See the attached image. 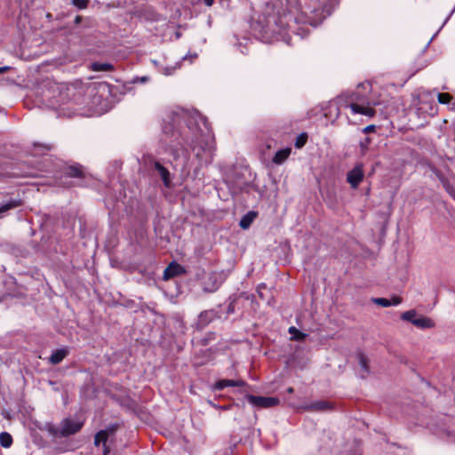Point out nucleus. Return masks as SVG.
Here are the masks:
<instances>
[{"label":"nucleus","instance_id":"obj_4","mask_svg":"<svg viewBox=\"0 0 455 455\" xmlns=\"http://www.w3.org/2000/svg\"><path fill=\"white\" fill-rule=\"evenodd\" d=\"M84 423L82 421L74 420L72 419L67 418L61 421L62 427V435L68 436L71 435H75L83 427Z\"/></svg>","mask_w":455,"mask_h":455},{"label":"nucleus","instance_id":"obj_6","mask_svg":"<svg viewBox=\"0 0 455 455\" xmlns=\"http://www.w3.org/2000/svg\"><path fill=\"white\" fill-rule=\"evenodd\" d=\"M185 272H186V270H185L184 267H182L181 265H180L176 262H172L169 264V266L164 271V279L169 280L174 276L182 275Z\"/></svg>","mask_w":455,"mask_h":455},{"label":"nucleus","instance_id":"obj_22","mask_svg":"<svg viewBox=\"0 0 455 455\" xmlns=\"http://www.w3.org/2000/svg\"><path fill=\"white\" fill-rule=\"evenodd\" d=\"M289 333L292 335L291 339L301 341L307 337V334L299 331L296 327L291 326L289 328Z\"/></svg>","mask_w":455,"mask_h":455},{"label":"nucleus","instance_id":"obj_33","mask_svg":"<svg viewBox=\"0 0 455 455\" xmlns=\"http://www.w3.org/2000/svg\"><path fill=\"white\" fill-rule=\"evenodd\" d=\"M136 81H140V83H146L148 81V76H141V77H138L134 80V82Z\"/></svg>","mask_w":455,"mask_h":455},{"label":"nucleus","instance_id":"obj_23","mask_svg":"<svg viewBox=\"0 0 455 455\" xmlns=\"http://www.w3.org/2000/svg\"><path fill=\"white\" fill-rule=\"evenodd\" d=\"M92 69L93 71H110L113 69V66L109 63L94 62L92 64Z\"/></svg>","mask_w":455,"mask_h":455},{"label":"nucleus","instance_id":"obj_39","mask_svg":"<svg viewBox=\"0 0 455 455\" xmlns=\"http://www.w3.org/2000/svg\"><path fill=\"white\" fill-rule=\"evenodd\" d=\"M200 150H201V149H199V150L196 152V156H199V154H200Z\"/></svg>","mask_w":455,"mask_h":455},{"label":"nucleus","instance_id":"obj_18","mask_svg":"<svg viewBox=\"0 0 455 455\" xmlns=\"http://www.w3.org/2000/svg\"><path fill=\"white\" fill-rule=\"evenodd\" d=\"M44 430L47 431L54 438L64 437L61 434L62 433L61 426H60V428H59L52 423H46L44 426Z\"/></svg>","mask_w":455,"mask_h":455},{"label":"nucleus","instance_id":"obj_36","mask_svg":"<svg viewBox=\"0 0 455 455\" xmlns=\"http://www.w3.org/2000/svg\"><path fill=\"white\" fill-rule=\"evenodd\" d=\"M105 449H104V455H107L108 452H109V450L108 448L106 446V444L104 445Z\"/></svg>","mask_w":455,"mask_h":455},{"label":"nucleus","instance_id":"obj_25","mask_svg":"<svg viewBox=\"0 0 455 455\" xmlns=\"http://www.w3.org/2000/svg\"><path fill=\"white\" fill-rule=\"evenodd\" d=\"M437 99L441 104H448L451 100V96L449 93H438Z\"/></svg>","mask_w":455,"mask_h":455},{"label":"nucleus","instance_id":"obj_16","mask_svg":"<svg viewBox=\"0 0 455 455\" xmlns=\"http://www.w3.org/2000/svg\"><path fill=\"white\" fill-rule=\"evenodd\" d=\"M291 148L278 150L273 157V162L276 164H283L290 156Z\"/></svg>","mask_w":455,"mask_h":455},{"label":"nucleus","instance_id":"obj_14","mask_svg":"<svg viewBox=\"0 0 455 455\" xmlns=\"http://www.w3.org/2000/svg\"><path fill=\"white\" fill-rule=\"evenodd\" d=\"M68 354V350L67 348H60L55 350L49 358V362L52 364L60 363Z\"/></svg>","mask_w":455,"mask_h":455},{"label":"nucleus","instance_id":"obj_40","mask_svg":"<svg viewBox=\"0 0 455 455\" xmlns=\"http://www.w3.org/2000/svg\"><path fill=\"white\" fill-rule=\"evenodd\" d=\"M454 11H455V8L453 10H451V12L450 15H451L454 12Z\"/></svg>","mask_w":455,"mask_h":455},{"label":"nucleus","instance_id":"obj_34","mask_svg":"<svg viewBox=\"0 0 455 455\" xmlns=\"http://www.w3.org/2000/svg\"><path fill=\"white\" fill-rule=\"evenodd\" d=\"M204 3L207 5V6H212L214 3V0H203Z\"/></svg>","mask_w":455,"mask_h":455},{"label":"nucleus","instance_id":"obj_9","mask_svg":"<svg viewBox=\"0 0 455 455\" xmlns=\"http://www.w3.org/2000/svg\"><path fill=\"white\" fill-rule=\"evenodd\" d=\"M245 382L243 380H233V379H220L214 385V389L222 390L227 387H243Z\"/></svg>","mask_w":455,"mask_h":455},{"label":"nucleus","instance_id":"obj_29","mask_svg":"<svg viewBox=\"0 0 455 455\" xmlns=\"http://www.w3.org/2000/svg\"><path fill=\"white\" fill-rule=\"evenodd\" d=\"M176 68H177V67H167L164 68V74L166 76L172 75Z\"/></svg>","mask_w":455,"mask_h":455},{"label":"nucleus","instance_id":"obj_30","mask_svg":"<svg viewBox=\"0 0 455 455\" xmlns=\"http://www.w3.org/2000/svg\"><path fill=\"white\" fill-rule=\"evenodd\" d=\"M262 290H267V287H266V285H265V284H260V285L259 286V288H258V294H259V296L262 299H265V297H264V292H263V291H262Z\"/></svg>","mask_w":455,"mask_h":455},{"label":"nucleus","instance_id":"obj_5","mask_svg":"<svg viewBox=\"0 0 455 455\" xmlns=\"http://www.w3.org/2000/svg\"><path fill=\"white\" fill-rule=\"evenodd\" d=\"M363 170L362 164H357L347 172V181L352 188H356L363 179Z\"/></svg>","mask_w":455,"mask_h":455},{"label":"nucleus","instance_id":"obj_24","mask_svg":"<svg viewBox=\"0 0 455 455\" xmlns=\"http://www.w3.org/2000/svg\"><path fill=\"white\" fill-rule=\"evenodd\" d=\"M417 312L413 309L405 311L402 314L401 318L404 321H408L413 324V321L416 320Z\"/></svg>","mask_w":455,"mask_h":455},{"label":"nucleus","instance_id":"obj_1","mask_svg":"<svg viewBox=\"0 0 455 455\" xmlns=\"http://www.w3.org/2000/svg\"><path fill=\"white\" fill-rule=\"evenodd\" d=\"M180 124V117L176 116L172 118V124H165L163 128L162 141L164 149L171 154L174 159H178L187 151V146L195 150L199 147L204 150L202 134L190 121L189 124L182 131L176 128V124Z\"/></svg>","mask_w":455,"mask_h":455},{"label":"nucleus","instance_id":"obj_32","mask_svg":"<svg viewBox=\"0 0 455 455\" xmlns=\"http://www.w3.org/2000/svg\"><path fill=\"white\" fill-rule=\"evenodd\" d=\"M34 146H35L36 148H37V147L42 148H44V150H46V151H49V150H51V149H52V146H51V145H41V144H37V143H36Z\"/></svg>","mask_w":455,"mask_h":455},{"label":"nucleus","instance_id":"obj_37","mask_svg":"<svg viewBox=\"0 0 455 455\" xmlns=\"http://www.w3.org/2000/svg\"><path fill=\"white\" fill-rule=\"evenodd\" d=\"M287 392L291 394L293 392V388L292 387H288L287 388Z\"/></svg>","mask_w":455,"mask_h":455},{"label":"nucleus","instance_id":"obj_19","mask_svg":"<svg viewBox=\"0 0 455 455\" xmlns=\"http://www.w3.org/2000/svg\"><path fill=\"white\" fill-rule=\"evenodd\" d=\"M433 172H435V174L436 175V177L438 178V180L443 183V188L446 189V191L451 195L454 198H455V191L454 189L449 185L448 181L446 180V179L443 177V175L439 172L437 171L436 169H433Z\"/></svg>","mask_w":455,"mask_h":455},{"label":"nucleus","instance_id":"obj_11","mask_svg":"<svg viewBox=\"0 0 455 455\" xmlns=\"http://www.w3.org/2000/svg\"><path fill=\"white\" fill-rule=\"evenodd\" d=\"M413 325L419 329H431L435 327V322L429 317L419 315L413 321Z\"/></svg>","mask_w":455,"mask_h":455},{"label":"nucleus","instance_id":"obj_10","mask_svg":"<svg viewBox=\"0 0 455 455\" xmlns=\"http://www.w3.org/2000/svg\"><path fill=\"white\" fill-rule=\"evenodd\" d=\"M356 357L361 368L359 374L364 379L370 373L369 360L363 353L357 354Z\"/></svg>","mask_w":455,"mask_h":455},{"label":"nucleus","instance_id":"obj_35","mask_svg":"<svg viewBox=\"0 0 455 455\" xmlns=\"http://www.w3.org/2000/svg\"><path fill=\"white\" fill-rule=\"evenodd\" d=\"M9 69H10V67H8V66L0 67V73H4Z\"/></svg>","mask_w":455,"mask_h":455},{"label":"nucleus","instance_id":"obj_38","mask_svg":"<svg viewBox=\"0 0 455 455\" xmlns=\"http://www.w3.org/2000/svg\"><path fill=\"white\" fill-rule=\"evenodd\" d=\"M79 20H80V17H76V22H78Z\"/></svg>","mask_w":455,"mask_h":455},{"label":"nucleus","instance_id":"obj_2","mask_svg":"<svg viewBox=\"0 0 455 455\" xmlns=\"http://www.w3.org/2000/svg\"><path fill=\"white\" fill-rule=\"evenodd\" d=\"M346 107L350 108L353 114H361L372 117L376 111L371 106V102L357 90L349 94Z\"/></svg>","mask_w":455,"mask_h":455},{"label":"nucleus","instance_id":"obj_17","mask_svg":"<svg viewBox=\"0 0 455 455\" xmlns=\"http://www.w3.org/2000/svg\"><path fill=\"white\" fill-rule=\"evenodd\" d=\"M21 205V201L20 199H11L4 204H0V213H4L9 210L17 208Z\"/></svg>","mask_w":455,"mask_h":455},{"label":"nucleus","instance_id":"obj_27","mask_svg":"<svg viewBox=\"0 0 455 455\" xmlns=\"http://www.w3.org/2000/svg\"><path fill=\"white\" fill-rule=\"evenodd\" d=\"M307 139V136L306 134H301L300 136H299L295 142V147L298 148H302L305 145Z\"/></svg>","mask_w":455,"mask_h":455},{"label":"nucleus","instance_id":"obj_21","mask_svg":"<svg viewBox=\"0 0 455 455\" xmlns=\"http://www.w3.org/2000/svg\"><path fill=\"white\" fill-rule=\"evenodd\" d=\"M12 443V437L7 432H2L0 434V444L4 448H9Z\"/></svg>","mask_w":455,"mask_h":455},{"label":"nucleus","instance_id":"obj_15","mask_svg":"<svg viewBox=\"0 0 455 455\" xmlns=\"http://www.w3.org/2000/svg\"><path fill=\"white\" fill-rule=\"evenodd\" d=\"M65 173H66L67 176H68L70 178H82V177H84V172L82 170V166L81 165H71V166H68L66 169Z\"/></svg>","mask_w":455,"mask_h":455},{"label":"nucleus","instance_id":"obj_7","mask_svg":"<svg viewBox=\"0 0 455 455\" xmlns=\"http://www.w3.org/2000/svg\"><path fill=\"white\" fill-rule=\"evenodd\" d=\"M306 410L313 411H325L332 409V404L328 401H317L305 406Z\"/></svg>","mask_w":455,"mask_h":455},{"label":"nucleus","instance_id":"obj_3","mask_svg":"<svg viewBox=\"0 0 455 455\" xmlns=\"http://www.w3.org/2000/svg\"><path fill=\"white\" fill-rule=\"evenodd\" d=\"M246 400L252 405L259 408H270L279 404L280 401L276 397L257 396L253 395H246Z\"/></svg>","mask_w":455,"mask_h":455},{"label":"nucleus","instance_id":"obj_13","mask_svg":"<svg viewBox=\"0 0 455 455\" xmlns=\"http://www.w3.org/2000/svg\"><path fill=\"white\" fill-rule=\"evenodd\" d=\"M257 217V212L251 211L247 212L245 215H243L239 222V226L242 229H247L250 228L251 223L254 221V220Z\"/></svg>","mask_w":455,"mask_h":455},{"label":"nucleus","instance_id":"obj_31","mask_svg":"<svg viewBox=\"0 0 455 455\" xmlns=\"http://www.w3.org/2000/svg\"><path fill=\"white\" fill-rule=\"evenodd\" d=\"M375 128H376V127H375V125L371 124V125L366 126V127L363 130V132L364 133L372 132H374V131H375Z\"/></svg>","mask_w":455,"mask_h":455},{"label":"nucleus","instance_id":"obj_20","mask_svg":"<svg viewBox=\"0 0 455 455\" xmlns=\"http://www.w3.org/2000/svg\"><path fill=\"white\" fill-rule=\"evenodd\" d=\"M108 435L107 430L99 431L94 437V444L99 446L102 443L103 445H105L108 440Z\"/></svg>","mask_w":455,"mask_h":455},{"label":"nucleus","instance_id":"obj_8","mask_svg":"<svg viewBox=\"0 0 455 455\" xmlns=\"http://www.w3.org/2000/svg\"><path fill=\"white\" fill-rule=\"evenodd\" d=\"M154 167L156 171L158 172V174L161 176L164 186L166 188H170L172 180L170 178L169 171L157 161L154 163Z\"/></svg>","mask_w":455,"mask_h":455},{"label":"nucleus","instance_id":"obj_28","mask_svg":"<svg viewBox=\"0 0 455 455\" xmlns=\"http://www.w3.org/2000/svg\"><path fill=\"white\" fill-rule=\"evenodd\" d=\"M370 142H371V140H370L369 138H366V139L364 140V141H361V142H360V148H361V149H362V153H363V154H364V153H365V151L367 150V148H368V145L370 144Z\"/></svg>","mask_w":455,"mask_h":455},{"label":"nucleus","instance_id":"obj_12","mask_svg":"<svg viewBox=\"0 0 455 455\" xmlns=\"http://www.w3.org/2000/svg\"><path fill=\"white\" fill-rule=\"evenodd\" d=\"M373 303L376 305L387 307L390 306H396L402 302V299L400 297H394L391 300L385 298H374L372 299Z\"/></svg>","mask_w":455,"mask_h":455},{"label":"nucleus","instance_id":"obj_26","mask_svg":"<svg viewBox=\"0 0 455 455\" xmlns=\"http://www.w3.org/2000/svg\"><path fill=\"white\" fill-rule=\"evenodd\" d=\"M71 3L79 9H84L87 7L89 0H71Z\"/></svg>","mask_w":455,"mask_h":455}]
</instances>
